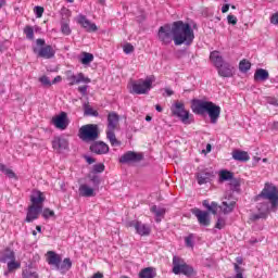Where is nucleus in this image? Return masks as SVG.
Listing matches in <instances>:
<instances>
[{
    "label": "nucleus",
    "mask_w": 278,
    "mask_h": 278,
    "mask_svg": "<svg viewBox=\"0 0 278 278\" xmlns=\"http://www.w3.org/2000/svg\"><path fill=\"white\" fill-rule=\"evenodd\" d=\"M157 40L165 47L173 41L176 47L180 45L190 47L194 42V30L188 23L176 21L172 25L165 24L159 28Z\"/></svg>",
    "instance_id": "1"
},
{
    "label": "nucleus",
    "mask_w": 278,
    "mask_h": 278,
    "mask_svg": "<svg viewBox=\"0 0 278 278\" xmlns=\"http://www.w3.org/2000/svg\"><path fill=\"white\" fill-rule=\"evenodd\" d=\"M99 125L97 124H87L79 128L78 137L83 142H94L99 140Z\"/></svg>",
    "instance_id": "2"
},
{
    "label": "nucleus",
    "mask_w": 278,
    "mask_h": 278,
    "mask_svg": "<svg viewBox=\"0 0 278 278\" xmlns=\"http://www.w3.org/2000/svg\"><path fill=\"white\" fill-rule=\"evenodd\" d=\"M155 76H148L146 79H139L131 83L130 94H149L153 88Z\"/></svg>",
    "instance_id": "3"
},
{
    "label": "nucleus",
    "mask_w": 278,
    "mask_h": 278,
    "mask_svg": "<svg viewBox=\"0 0 278 278\" xmlns=\"http://www.w3.org/2000/svg\"><path fill=\"white\" fill-rule=\"evenodd\" d=\"M173 273L174 275H185V277H194L197 271L193 266L187 264L184 258L179 256L173 257Z\"/></svg>",
    "instance_id": "4"
},
{
    "label": "nucleus",
    "mask_w": 278,
    "mask_h": 278,
    "mask_svg": "<svg viewBox=\"0 0 278 278\" xmlns=\"http://www.w3.org/2000/svg\"><path fill=\"white\" fill-rule=\"evenodd\" d=\"M172 114L179 118L184 125H190L192 123V119L190 118V111L186 110V104H184V102H175L172 105Z\"/></svg>",
    "instance_id": "5"
},
{
    "label": "nucleus",
    "mask_w": 278,
    "mask_h": 278,
    "mask_svg": "<svg viewBox=\"0 0 278 278\" xmlns=\"http://www.w3.org/2000/svg\"><path fill=\"white\" fill-rule=\"evenodd\" d=\"M37 47H41L39 50L34 49V53H37L38 58H43L45 60H51L55 58V49H53V46L47 45L45 39H37L36 40Z\"/></svg>",
    "instance_id": "6"
},
{
    "label": "nucleus",
    "mask_w": 278,
    "mask_h": 278,
    "mask_svg": "<svg viewBox=\"0 0 278 278\" xmlns=\"http://www.w3.org/2000/svg\"><path fill=\"white\" fill-rule=\"evenodd\" d=\"M258 197H263V199H267L268 201H270L271 207H277L278 190L275 185H273L270 182L265 184V187Z\"/></svg>",
    "instance_id": "7"
},
{
    "label": "nucleus",
    "mask_w": 278,
    "mask_h": 278,
    "mask_svg": "<svg viewBox=\"0 0 278 278\" xmlns=\"http://www.w3.org/2000/svg\"><path fill=\"white\" fill-rule=\"evenodd\" d=\"M211 102L212 101L201 99L191 100V110L193 114H197L198 116H205V114H207V109L210 108Z\"/></svg>",
    "instance_id": "8"
},
{
    "label": "nucleus",
    "mask_w": 278,
    "mask_h": 278,
    "mask_svg": "<svg viewBox=\"0 0 278 278\" xmlns=\"http://www.w3.org/2000/svg\"><path fill=\"white\" fill-rule=\"evenodd\" d=\"M215 177H216V174L214 173V170H212L210 168L199 169L195 173V178H197L199 186L210 184V181H212V179H214Z\"/></svg>",
    "instance_id": "9"
},
{
    "label": "nucleus",
    "mask_w": 278,
    "mask_h": 278,
    "mask_svg": "<svg viewBox=\"0 0 278 278\" xmlns=\"http://www.w3.org/2000/svg\"><path fill=\"white\" fill-rule=\"evenodd\" d=\"M191 213L195 218H198L199 225H202V227H210V224L212 223V219L210 218V212L207 211H201V208H192Z\"/></svg>",
    "instance_id": "10"
},
{
    "label": "nucleus",
    "mask_w": 278,
    "mask_h": 278,
    "mask_svg": "<svg viewBox=\"0 0 278 278\" xmlns=\"http://www.w3.org/2000/svg\"><path fill=\"white\" fill-rule=\"evenodd\" d=\"M68 86H75V84H90L92 80L84 75V73H79L77 75L72 72H67Z\"/></svg>",
    "instance_id": "11"
},
{
    "label": "nucleus",
    "mask_w": 278,
    "mask_h": 278,
    "mask_svg": "<svg viewBox=\"0 0 278 278\" xmlns=\"http://www.w3.org/2000/svg\"><path fill=\"white\" fill-rule=\"evenodd\" d=\"M40 214H42V205H29L25 223H34V220H38V216H40Z\"/></svg>",
    "instance_id": "12"
},
{
    "label": "nucleus",
    "mask_w": 278,
    "mask_h": 278,
    "mask_svg": "<svg viewBox=\"0 0 278 278\" xmlns=\"http://www.w3.org/2000/svg\"><path fill=\"white\" fill-rule=\"evenodd\" d=\"M206 114H208L212 125H216V123H218V118H220V108L214 102H210Z\"/></svg>",
    "instance_id": "13"
},
{
    "label": "nucleus",
    "mask_w": 278,
    "mask_h": 278,
    "mask_svg": "<svg viewBox=\"0 0 278 278\" xmlns=\"http://www.w3.org/2000/svg\"><path fill=\"white\" fill-rule=\"evenodd\" d=\"M90 151L97 155H105V153H110V146L103 141H93Z\"/></svg>",
    "instance_id": "14"
},
{
    "label": "nucleus",
    "mask_w": 278,
    "mask_h": 278,
    "mask_svg": "<svg viewBox=\"0 0 278 278\" xmlns=\"http://www.w3.org/2000/svg\"><path fill=\"white\" fill-rule=\"evenodd\" d=\"M142 157L140 153L128 151L119 157V162L121 164H131V162H141Z\"/></svg>",
    "instance_id": "15"
},
{
    "label": "nucleus",
    "mask_w": 278,
    "mask_h": 278,
    "mask_svg": "<svg viewBox=\"0 0 278 278\" xmlns=\"http://www.w3.org/2000/svg\"><path fill=\"white\" fill-rule=\"evenodd\" d=\"M52 125H54L56 129H66V127H68V115H66V112H61L60 115L53 117Z\"/></svg>",
    "instance_id": "16"
},
{
    "label": "nucleus",
    "mask_w": 278,
    "mask_h": 278,
    "mask_svg": "<svg viewBox=\"0 0 278 278\" xmlns=\"http://www.w3.org/2000/svg\"><path fill=\"white\" fill-rule=\"evenodd\" d=\"M217 73L219 77H233L236 75V68L230 63H224L217 67Z\"/></svg>",
    "instance_id": "17"
},
{
    "label": "nucleus",
    "mask_w": 278,
    "mask_h": 278,
    "mask_svg": "<svg viewBox=\"0 0 278 278\" xmlns=\"http://www.w3.org/2000/svg\"><path fill=\"white\" fill-rule=\"evenodd\" d=\"M129 227H134L139 236H149L151 233V227L142 222H130Z\"/></svg>",
    "instance_id": "18"
},
{
    "label": "nucleus",
    "mask_w": 278,
    "mask_h": 278,
    "mask_svg": "<svg viewBox=\"0 0 278 278\" xmlns=\"http://www.w3.org/2000/svg\"><path fill=\"white\" fill-rule=\"evenodd\" d=\"M47 263L49 264V266H54L55 268H58V266L62 264V256H60V254L55 253L54 251H48Z\"/></svg>",
    "instance_id": "19"
},
{
    "label": "nucleus",
    "mask_w": 278,
    "mask_h": 278,
    "mask_svg": "<svg viewBox=\"0 0 278 278\" xmlns=\"http://www.w3.org/2000/svg\"><path fill=\"white\" fill-rule=\"evenodd\" d=\"M52 148L55 151H65V149H68V140H66L64 137H55L52 140Z\"/></svg>",
    "instance_id": "20"
},
{
    "label": "nucleus",
    "mask_w": 278,
    "mask_h": 278,
    "mask_svg": "<svg viewBox=\"0 0 278 278\" xmlns=\"http://www.w3.org/2000/svg\"><path fill=\"white\" fill-rule=\"evenodd\" d=\"M78 24L86 29V31H97V24L91 23L85 15L78 16Z\"/></svg>",
    "instance_id": "21"
},
{
    "label": "nucleus",
    "mask_w": 278,
    "mask_h": 278,
    "mask_svg": "<svg viewBox=\"0 0 278 278\" xmlns=\"http://www.w3.org/2000/svg\"><path fill=\"white\" fill-rule=\"evenodd\" d=\"M14 260H16V255L10 248H7L0 253V262L2 264H8V262H12Z\"/></svg>",
    "instance_id": "22"
},
{
    "label": "nucleus",
    "mask_w": 278,
    "mask_h": 278,
    "mask_svg": "<svg viewBox=\"0 0 278 278\" xmlns=\"http://www.w3.org/2000/svg\"><path fill=\"white\" fill-rule=\"evenodd\" d=\"M150 212L155 216V223H162V218L166 216V208L157 205H153L150 208Z\"/></svg>",
    "instance_id": "23"
},
{
    "label": "nucleus",
    "mask_w": 278,
    "mask_h": 278,
    "mask_svg": "<svg viewBox=\"0 0 278 278\" xmlns=\"http://www.w3.org/2000/svg\"><path fill=\"white\" fill-rule=\"evenodd\" d=\"M257 208H258V211H263V212H260L257 214H252L250 216V220H252V223L260 220V218H266V212H268V204H266V203L260 204V206H257Z\"/></svg>",
    "instance_id": "24"
},
{
    "label": "nucleus",
    "mask_w": 278,
    "mask_h": 278,
    "mask_svg": "<svg viewBox=\"0 0 278 278\" xmlns=\"http://www.w3.org/2000/svg\"><path fill=\"white\" fill-rule=\"evenodd\" d=\"M222 212L224 214H231L233 210H236V201L233 200H225L222 202V205L219 206Z\"/></svg>",
    "instance_id": "25"
},
{
    "label": "nucleus",
    "mask_w": 278,
    "mask_h": 278,
    "mask_svg": "<svg viewBox=\"0 0 278 278\" xmlns=\"http://www.w3.org/2000/svg\"><path fill=\"white\" fill-rule=\"evenodd\" d=\"M210 59H211L212 64L215 66V68H219V66H222L226 63L223 60L220 52H218V51L211 52Z\"/></svg>",
    "instance_id": "26"
},
{
    "label": "nucleus",
    "mask_w": 278,
    "mask_h": 278,
    "mask_svg": "<svg viewBox=\"0 0 278 278\" xmlns=\"http://www.w3.org/2000/svg\"><path fill=\"white\" fill-rule=\"evenodd\" d=\"M73 268V261H71L68 257L61 261L59 266L56 267V270H60L62 275H66V273L70 271V269Z\"/></svg>",
    "instance_id": "27"
},
{
    "label": "nucleus",
    "mask_w": 278,
    "mask_h": 278,
    "mask_svg": "<svg viewBox=\"0 0 278 278\" xmlns=\"http://www.w3.org/2000/svg\"><path fill=\"white\" fill-rule=\"evenodd\" d=\"M232 157L237 162H249V160H251V156H249V152L242 150H235L232 152Z\"/></svg>",
    "instance_id": "28"
},
{
    "label": "nucleus",
    "mask_w": 278,
    "mask_h": 278,
    "mask_svg": "<svg viewBox=\"0 0 278 278\" xmlns=\"http://www.w3.org/2000/svg\"><path fill=\"white\" fill-rule=\"evenodd\" d=\"M118 114L112 112L108 115V129L114 130L118 126Z\"/></svg>",
    "instance_id": "29"
},
{
    "label": "nucleus",
    "mask_w": 278,
    "mask_h": 278,
    "mask_svg": "<svg viewBox=\"0 0 278 278\" xmlns=\"http://www.w3.org/2000/svg\"><path fill=\"white\" fill-rule=\"evenodd\" d=\"M270 75L264 68H257L254 73V81H266Z\"/></svg>",
    "instance_id": "30"
},
{
    "label": "nucleus",
    "mask_w": 278,
    "mask_h": 278,
    "mask_svg": "<svg viewBox=\"0 0 278 278\" xmlns=\"http://www.w3.org/2000/svg\"><path fill=\"white\" fill-rule=\"evenodd\" d=\"M78 192L80 197H86V198L94 197L96 194L94 189L90 188L88 185H80Z\"/></svg>",
    "instance_id": "31"
},
{
    "label": "nucleus",
    "mask_w": 278,
    "mask_h": 278,
    "mask_svg": "<svg viewBox=\"0 0 278 278\" xmlns=\"http://www.w3.org/2000/svg\"><path fill=\"white\" fill-rule=\"evenodd\" d=\"M203 207H205V210H207V212H211V214H218V203L217 202H211L208 200H204L202 202Z\"/></svg>",
    "instance_id": "32"
},
{
    "label": "nucleus",
    "mask_w": 278,
    "mask_h": 278,
    "mask_svg": "<svg viewBox=\"0 0 278 278\" xmlns=\"http://www.w3.org/2000/svg\"><path fill=\"white\" fill-rule=\"evenodd\" d=\"M31 205H42L45 203V195L42 192L36 191L30 195Z\"/></svg>",
    "instance_id": "33"
},
{
    "label": "nucleus",
    "mask_w": 278,
    "mask_h": 278,
    "mask_svg": "<svg viewBox=\"0 0 278 278\" xmlns=\"http://www.w3.org/2000/svg\"><path fill=\"white\" fill-rule=\"evenodd\" d=\"M106 138L110 141L112 147H121V141H118V139H116V134H114V130L108 129Z\"/></svg>",
    "instance_id": "34"
},
{
    "label": "nucleus",
    "mask_w": 278,
    "mask_h": 278,
    "mask_svg": "<svg viewBox=\"0 0 278 278\" xmlns=\"http://www.w3.org/2000/svg\"><path fill=\"white\" fill-rule=\"evenodd\" d=\"M232 178H233V173L227 169H222L219 172V184H223V181H230Z\"/></svg>",
    "instance_id": "35"
},
{
    "label": "nucleus",
    "mask_w": 278,
    "mask_h": 278,
    "mask_svg": "<svg viewBox=\"0 0 278 278\" xmlns=\"http://www.w3.org/2000/svg\"><path fill=\"white\" fill-rule=\"evenodd\" d=\"M139 278H155L153 267H146L139 273Z\"/></svg>",
    "instance_id": "36"
},
{
    "label": "nucleus",
    "mask_w": 278,
    "mask_h": 278,
    "mask_svg": "<svg viewBox=\"0 0 278 278\" xmlns=\"http://www.w3.org/2000/svg\"><path fill=\"white\" fill-rule=\"evenodd\" d=\"M0 172L4 173V175H7V177H9V179L16 178V174L14 173V170L8 168L5 166V164L0 163Z\"/></svg>",
    "instance_id": "37"
},
{
    "label": "nucleus",
    "mask_w": 278,
    "mask_h": 278,
    "mask_svg": "<svg viewBox=\"0 0 278 278\" xmlns=\"http://www.w3.org/2000/svg\"><path fill=\"white\" fill-rule=\"evenodd\" d=\"M239 71L241 73H249V71H251V62L247 59L241 60L239 63Z\"/></svg>",
    "instance_id": "38"
},
{
    "label": "nucleus",
    "mask_w": 278,
    "mask_h": 278,
    "mask_svg": "<svg viewBox=\"0 0 278 278\" xmlns=\"http://www.w3.org/2000/svg\"><path fill=\"white\" fill-rule=\"evenodd\" d=\"M22 278H38V273L34 271L31 267H26L22 271Z\"/></svg>",
    "instance_id": "39"
},
{
    "label": "nucleus",
    "mask_w": 278,
    "mask_h": 278,
    "mask_svg": "<svg viewBox=\"0 0 278 278\" xmlns=\"http://www.w3.org/2000/svg\"><path fill=\"white\" fill-rule=\"evenodd\" d=\"M228 181L232 192H240V179L232 176L231 180Z\"/></svg>",
    "instance_id": "40"
},
{
    "label": "nucleus",
    "mask_w": 278,
    "mask_h": 278,
    "mask_svg": "<svg viewBox=\"0 0 278 278\" xmlns=\"http://www.w3.org/2000/svg\"><path fill=\"white\" fill-rule=\"evenodd\" d=\"M94 60V55L92 53L83 52V56L80 58L81 64H90Z\"/></svg>",
    "instance_id": "41"
},
{
    "label": "nucleus",
    "mask_w": 278,
    "mask_h": 278,
    "mask_svg": "<svg viewBox=\"0 0 278 278\" xmlns=\"http://www.w3.org/2000/svg\"><path fill=\"white\" fill-rule=\"evenodd\" d=\"M24 34L27 40H34V27L27 25L24 27Z\"/></svg>",
    "instance_id": "42"
},
{
    "label": "nucleus",
    "mask_w": 278,
    "mask_h": 278,
    "mask_svg": "<svg viewBox=\"0 0 278 278\" xmlns=\"http://www.w3.org/2000/svg\"><path fill=\"white\" fill-rule=\"evenodd\" d=\"M185 243H186V247H188L189 249H193L194 248V235L190 233L187 237H185Z\"/></svg>",
    "instance_id": "43"
},
{
    "label": "nucleus",
    "mask_w": 278,
    "mask_h": 278,
    "mask_svg": "<svg viewBox=\"0 0 278 278\" xmlns=\"http://www.w3.org/2000/svg\"><path fill=\"white\" fill-rule=\"evenodd\" d=\"M7 264H8L9 273H12L13 270H16L17 268H21V263H16V260L9 261Z\"/></svg>",
    "instance_id": "44"
},
{
    "label": "nucleus",
    "mask_w": 278,
    "mask_h": 278,
    "mask_svg": "<svg viewBox=\"0 0 278 278\" xmlns=\"http://www.w3.org/2000/svg\"><path fill=\"white\" fill-rule=\"evenodd\" d=\"M85 114L86 116H99V112L89 105L85 106Z\"/></svg>",
    "instance_id": "45"
},
{
    "label": "nucleus",
    "mask_w": 278,
    "mask_h": 278,
    "mask_svg": "<svg viewBox=\"0 0 278 278\" xmlns=\"http://www.w3.org/2000/svg\"><path fill=\"white\" fill-rule=\"evenodd\" d=\"M61 31L65 36H71V26H68V23L61 22Z\"/></svg>",
    "instance_id": "46"
},
{
    "label": "nucleus",
    "mask_w": 278,
    "mask_h": 278,
    "mask_svg": "<svg viewBox=\"0 0 278 278\" xmlns=\"http://www.w3.org/2000/svg\"><path fill=\"white\" fill-rule=\"evenodd\" d=\"M227 222L224 217H218L215 224V229H225Z\"/></svg>",
    "instance_id": "47"
},
{
    "label": "nucleus",
    "mask_w": 278,
    "mask_h": 278,
    "mask_svg": "<svg viewBox=\"0 0 278 278\" xmlns=\"http://www.w3.org/2000/svg\"><path fill=\"white\" fill-rule=\"evenodd\" d=\"M71 10L66 9V8H62L61 9V16H62V21H66L68 18H71Z\"/></svg>",
    "instance_id": "48"
},
{
    "label": "nucleus",
    "mask_w": 278,
    "mask_h": 278,
    "mask_svg": "<svg viewBox=\"0 0 278 278\" xmlns=\"http://www.w3.org/2000/svg\"><path fill=\"white\" fill-rule=\"evenodd\" d=\"M39 81H40V84H41L42 86H45V87H50V86H52L51 79H49V77L46 76V75L39 77Z\"/></svg>",
    "instance_id": "49"
},
{
    "label": "nucleus",
    "mask_w": 278,
    "mask_h": 278,
    "mask_svg": "<svg viewBox=\"0 0 278 278\" xmlns=\"http://www.w3.org/2000/svg\"><path fill=\"white\" fill-rule=\"evenodd\" d=\"M42 212V216L43 218H51V216H55V212H53L52 210L50 208H45Z\"/></svg>",
    "instance_id": "50"
},
{
    "label": "nucleus",
    "mask_w": 278,
    "mask_h": 278,
    "mask_svg": "<svg viewBox=\"0 0 278 278\" xmlns=\"http://www.w3.org/2000/svg\"><path fill=\"white\" fill-rule=\"evenodd\" d=\"M34 12H35L37 18H42V14H45V8L35 7Z\"/></svg>",
    "instance_id": "51"
},
{
    "label": "nucleus",
    "mask_w": 278,
    "mask_h": 278,
    "mask_svg": "<svg viewBox=\"0 0 278 278\" xmlns=\"http://www.w3.org/2000/svg\"><path fill=\"white\" fill-rule=\"evenodd\" d=\"M123 50L126 55H129V53H134V46L131 43H126L124 45Z\"/></svg>",
    "instance_id": "52"
},
{
    "label": "nucleus",
    "mask_w": 278,
    "mask_h": 278,
    "mask_svg": "<svg viewBox=\"0 0 278 278\" xmlns=\"http://www.w3.org/2000/svg\"><path fill=\"white\" fill-rule=\"evenodd\" d=\"M90 181L92 182L93 188H99V185L101 184V178L97 175H93Z\"/></svg>",
    "instance_id": "53"
},
{
    "label": "nucleus",
    "mask_w": 278,
    "mask_h": 278,
    "mask_svg": "<svg viewBox=\"0 0 278 278\" xmlns=\"http://www.w3.org/2000/svg\"><path fill=\"white\" fill-rule=\"evenodd\" d=\"M103 170H105V165H103V164H96L94 166H93V172L94 173H103Z\"/></svg>",
    "instance_id": "54"
},
{
    "label": "nucleus",
    "mask_w": 278,
    "mask_h": 278,
    "mask_svg": "<svg viewBox=\"0 0 278 278\" xmlns=\"http://www.w3.org/2000/svg\"><path fill=\"white\" fill-rule=\"evenodd\" d=\"M227 21H228L229 25H237L238 24V17H236L235 15H228Z\"/></svg>",
    "instance_id": "55"
},
{
    "label": "nucleus",
    "mask_w": 278,
    "mask_h": 278,
    "mask_svg": "<svg viewBox=\"0 0 278 278\" xmlns=\"http://www.w3.org/2000/svg\"><path fill=\"white\" fill-rule=\"evenodd\" d=\"M233 268H235L236 275H242V273H244V268L240 267L238 263H233Z\"/></svg>",
    "instance_id": "56"
},
{
    "label": "nucleus",
    "mask_w": 278,
    "mask_h": 278,
    "mask_svg": "<svg viewBox=\"0 0 278 278\" xmlns=\"http://www.w3.org/2000/svg\"><path fill=\"white\" fill-rule=\"evenodd\" d=\"M78 92H80L83 97H86V94L88 93V85L78 87Z\"/></svg>",
    "instance_id": "57"
},
{
    "label": "nucleus",
    "mask_w": 278,
    "mask_h": 278,
    "mask_svg": "<svg viewBox=\"0 0 278 278\" xmlns=\"http://www.w3.org/2000/svg\"><path fill=\"white\" fill-rule=\"evenodd\" d=\"M270 23L271 25H278V12L271 15Z\"/></svg>",
    "instance_id": "58"
},
{
    "label": "nucleus",
    "mask_w": 278,
    "mask_h": 278,
    "mask_svg": "<svg viewBox=\"0 0 278 278\" xmlns=\"http://www.w3.org/2000/svg\"><path fill=\"white\" fill-rule=\"evenodd\" d=\"M267 103H269V105H275V106L278 105V101L276 98H268Z\"/></svg>",
    "instance_id": "59"
},
{
    "label": "nucleus",
    "mask_w": 278,
    "mask_h": 278,
    "mask_svg": "<svg viewBox=\"0 0 278 278\" xmlns=\"http://www.w3.org/2000/svg\"><path fill=\"white\" fill-rule=\"evenodd\" d=\"M235 264H237L238 266L244 264V258H242V256H238V257L236 258V263H235Z\"/></svg>",
    "instance_id": "60"
},
{
    "label": "nucleus",
    "mask_w": 278,
    "mask_h": 278,
    "mask_svg": "<svg viewBox=\"0 0 278 278\" xmlns=\"http://www.w3.org/2000/svg\"><path fill=\"white\" fill-rule=\"evenodd\" d=\"M166 97H173L175 94V91L173 89L165 88Z\"/></svg>",
    "instance_id": "61"
},
{
    "label": "nucleus",
    "mask_w": 278,
    "mask_h": 278,
    "mask_svg": "<svg viewBox=\"0 0 278 278\" xmlns=\"http://www.w3.org/2000/svg\"><path fill=\"white\" fill-rule=\"evenodd\" d=\"M60 81H62V76H56L54 77V79L51 81V84H60Z\"/></svg>",
    "instance_id": "62"
},
{
    "label": "nucleus",
    "mask_w": 278,
    "mask_h": 278,
    "mask_svg": "<svg viewBox=\"0 0 278 278\" xmlns=\"http://www.w3.org/2000/svg\"><path fill=\"white\" fill-rule=\"evenodd\" d=\"M223 14H226V12H229V4H224L222 8Z\"/></svg>",
    "instance_id": "63"
},
{
    "label": "nucleus",
    "mask_w": 278,
    "mask_h": 278,
    "mask_svg": "<svg viewBox=\"0 0 278 278\" xmlns=\"http://www.w3.org/2000/svg\"><path fill=\"white\" fill-rule=\"evenodd\" d=\"M91 278H103V274H101V271H98L93 274Z\"/></svg>",
    "instance_id": "64"
}]
</instances>
